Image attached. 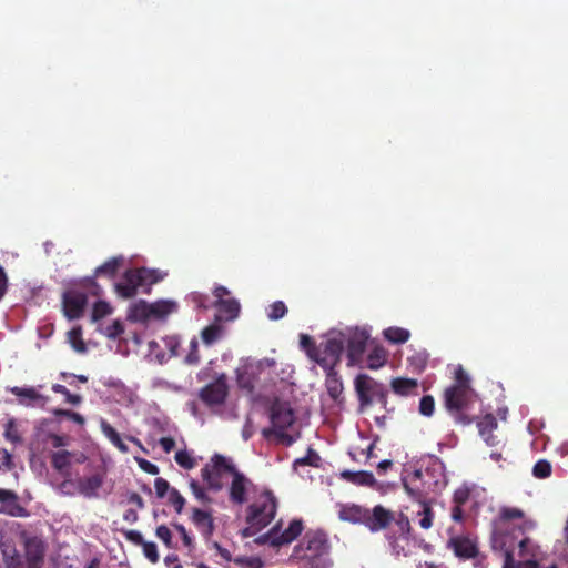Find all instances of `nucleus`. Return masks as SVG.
<instances>
[{"label": "nucleus", "mask_w": 568, "mask_h": 568, "mask_svg": "<svg viewBox=\"0 0 568 568\" xmlns=\"http://www.w3.org/2000/svg\"><path fill=\"white\" fill-rule=\"evenodd\" d=\"M123 263L122 256L111 257L105 261L102 265L95 268L93 276L87 277L83 281L84 287H98L95 282V277L105 276L108 278H113L119 272L121 265Z\"/></svg>", "instance_id": "18"}, {"label": "nucleus", "mask_w": 568, "mask_h": 568, "mask_svg": "<svg viewBox=\"0 0 568 568\" xmlns=\"http://www.w3.org/2000/svg\"><path fill=\"white\" fill-rule=\"evenodd\" d=\"M393 521L396 524L400 537L408 540L412 536V526L408 516L399 513L397 517L395 516V520Z\"/></svg>", "instance_id": "37"}, {"label": "nucleus", "mask_w": 568, "mask_h": 568, "mask_svg": "<svg viewBox=\"0 0 568 568\" xmlns=\"http://www.w3.org/2000/svg\"><path fill=\"white\" fill-rule=\"evenodd\" d=\"M235 470L236 467L226 457L215 454L211 463L201 469V475L209 489L219 491L223 488V479L232 476Z\"/></svg>", "instance_id": "4"}, {"label": "nucleus", "mask_w": 568, "mask_h": 568, "mask_svg": "<svg viewBox=\"0 0 568 568\" xmlns=\"http://www.w3.org/2000/svg\"><path fill=\"white\" fill-rule=\"evenodd\" d=\"M151 305L145 301L138 302L132 308V316L134 320L145 322L152 318Z\"/></svg>", "instance_id": "36"}, {"label": "nucleus", "mask_w": 568, "mask_h": 568, "mask_svg": "<svg viewBox=\"0 0 568 568\" xmlns=\"http://www.w3.org/2000/svg\"><path fill=\"white\" fill-rule=\"evenodd\" d=\"M159 444L165 453H170L175 447V440L172 437H161Z\"/></svg>", "instance_id": "64"}, {"label": "nucleus", "mask_w": 568, "mask_h": 568, "mask_svg": "<svg viewBox=\"0 0 568 568\" xmlns=\"http://www.w3.org/2000/svg\"><path fill=\"white\" fill-rule=\"evenodd\" d=\"M165 345L170 349L171 355L176 356L178 355V348L180 347V341L178 337H168L165 339Z\"/></svg>", "instance_id": "63"}, {"label": "nucleus", "mask_w": 568, "mask_h": 568, "mask_svg": "<svg viewBox=\"0 0 568 568\" xmlns=\"http://www.w3.org/2000/svg\"><path fill=\"white\" fill-rule=\"evenodd\" d=\"M45 548L38 538H30L26 541V560L44 561Z\"/></svg>", "instance_id": "25"}, {"label": "nucleus", "mask_w": 568, "mask_h": 568, "mask_svg": "<svg viewBox=\"0 0 568 568\" xmlns=\"http://www.w3.org/2000/svg\"><path fill=\"white\" fill-rule=\"evenodd\" d=\"M532 475L539 479L548 478L551 475L550 463L546 459L538 460L532 468Z\"/></svg>", "instance_id": "41"}, {"label": "nucleus", "mask_w": 568, "mask_h": 568, "mask_svg": "<svg viewBox=\"0 0 568 568\" xmlns=\"http://www.w3.org/2000/svg\"><path fill=\"white\" fill-rule=\"evenodd\" d=\"M101 430L103 435L121 452V453H128L129 447L128 445L122 440L120 434L116 432V429L111 426L105 420H102L101 423Z\"/></svg>", "instance_id": "30"}, {"label": "nucleus", "mask_w": 568, "mask_h": 568, "mask_svg": "<svg viewBox=\"0 0 568 568\" xmlns=\"http://www.w3.org/2000/svg\"><path fill=\"white\" fill-rule=\"evenodd\" d=\"M270 419L272 427L263 430L265 437L274 435L286 446L296 440V436L287 433L288 429L293 428L296 420L295 412L288 402L274 400L270 408Z\"/></svg>", "instance_id": "1"}, {"label": "nucleus", "mask_w": 568, "mask_h": 568, "mask_svg": "<svg viewBox=\"0 0 568 568\" xmlns=\"http://www.w3.org/2000/svg\"><path fill=\"white\" fill-rule=\"evenodd\" d=\"M187 301L191 302L196 308H207L209 307V296L199 292H193L187 295Z\"/></svg>", "instance_id": "52"}, {"label": "nucleus", "mask_w": 568, "mask_h": 568, "mask_svg": "<svg viewBox=\"0 0 568 568\" xmlns=\"http://www.w3.org/2000/svg\"><path fill=\"white\" fill-rule=\"evenodd\" d=\"M144 556L152 562L156 564L159 561V552L158 547L153 541H144L142 544Z\"/></svg>", "instance_id": "51"}, {"label": "nucleus", "mask_w": 568, "mask_h": 568, "mask_svg": "<svg viewBox=\"0 0 568 568\" xmlns=\"http://www.w3.org/2000/svg\"><path fill=\"white\" fill-rule=\"evenodd\" d=\"M277 509V501L272 491L263 493L260 499L247 508L246 523L257 525L263 529L274 519Z\"/></svg>", "instance_id": "5"}, {"label": "nucleus", "mask_w": 568, "mask_h": 568, "mask_svg": "<svg viewBox=\"0 0 568 568\" xmlns=\"http://www.w3.org/2000/svg\"><path fill=\"white\" fill-rule=\"evenodd\" d=\"M214 306L217 310L219 318L225 321H232L237 317L240 313V304L234 298H224L215 301Z\"/></svg>", "instance_id": "23"}, {"label": "nucleus", "mask_w": 568, "mask_h": 568, "mask_svg": "<svg viewBox=\"0 0 568 568\" xmlns=\"http://www.w3.org/2000/svg\"><path fill=\"white\" fill-rule=\"evenodd\" d=\"M174 527L179 531V534L181 535L183 545L189 550H193L194 549V540H193V537L190 536V534L186 531L185 527L183 525H181V524H176V525H174Z\"/></svg>", "instance_id": "56"}, {"label": "nucleus", "mask_w": 568, "mask_h": 568, "mask_svg": "<svg viewBox=\"0 0 568 568\" xmlns=\"http://www.w3.org/2000/svg\"><path fill=\"white\" fill-rule=\"evenodd\" d=\"M153 320H164L168 315L178 311V304L173 301H156L150 303Z\"/></svg>", "instance_id": "26"}, {"label": "nucleus", "mask_w": 568, "mask_h": 568, "mask_svg": "<svg viewBox=\"0 0 568 568\" xmlns=\"http://www.w3.org/2000/svg\"><path fill=\"white\" fill-rule=\"evenodd\" d=\"M326 371H327V374H326L327 393L333 399H337L343 392L342 379L338 376L337 372H335L334 368L326 369Z\"/></svg>", "instance_id": "29"}, {"label": "nucleus", "mask_w": 568, "mask_h": 568, "mask_svg": "<svg viewBox=\"0 0 568 568\" xmlns=\"http://www.w3.org/2000/svg\"><path fill=\"white\" fill-rule=\"evenodd\" d=\"M124 332L123 325L120 321H114L111 325L105 328V336L115 339Z\"/></svg>", "instance_id": "59"}, {"label": "nucleus", "mask_w": 568, "mask_h": 568, "mask_svg": "<svg viewBox=\"0 0 568 568\" xmlns=\"http://www.w3.org/2000/svg\"><path fill=\"white\" fill-rule=\"evenodd\" d=\"M287 307L282 301H276L270 305L267 317L271 321H278L287 314Z\"/></svg>", "instance_id": "39"}, {"label": "nucleus", "mask_w": 568, "mask_h": 568, "mask_svg": "<svg viewBox=\"0 0 568 568\" xmlns=\"http://www.w3.org/2000/svg\"><path fill=\"white\" fill-rule=\"evenodd\" d=\"M52 413L55 417H65L79 425H83L85 423V419L81 414L70 410V409L55 408V409H53Z\"/></svg>", "instance_id": "45"}, {"label": "nucleus", "mask_w": 568, "mask_h": 568, "mask_svg": "<svg viewBox=\"0 0 568 568\" xmlns=\"http://www.w3.org/2000/svg\"><path fill=\"white\" fill-rule=\"evenodd\" d=\"M346 344L347 366H355L362 362L369 334L364 328H346L341 331Z\"/></svg>", "instance_id": "9"}, {"label": "nucleus", "mask_w": 568, "mask_h": 568, "mask_svg": "<svg viewBox=\"0 0 568 568\" xmlns=\"http://www.w3.org/2000/svg\"><path fill=\"white\" fill-rule=\"evenodd\" d=\"M422 470H415L408 478L403 479V486L408 496L419 503L420 509L416 514L417 524L427 530L433 526L434 511L429 503L425 501L426 493L420 485Z\"/></svg>", "instance_id": "3"}, {"label": "nucleus", "mask_w": 568, "mask_h": 568, "mask_svg": "<svg viewBox=\"0 0 568 568\" xmlns=\"http://www.w3.org/2000/svg\"><path fill=\"white\" fill-rule=\"evenodd\" d=\"M52 390L55 394L63 395L64 398H65V402L71 404V405L77 406V405H80L82 403V396L78 395V394L70 393V390L64 385L53 384L52 385Z\"/></svg>", "instance_id": "38"}, {"label": "nucleus", "mask_w": 568, "mask_h": 568, "mask_svg": "<svg viewBox=\"0 0 568 568\" xmlns=\"http://www.w3.org/2000/svg\"><path fill=\"white\" fill-rule=\"evenodd\" d=\"M450 386L471 388L470 378L460 365L455 371V383Z\"/></svg>", "instance_id": "48"}, {"label": "nucleus", "mask_w": 568, "mask_h": 568, "mask_svg": "<svg viewBox=\"0 0 568 568\" xmlns=\"http://www.w3.org/2000/svg\"><path fill=\"white\" fill-rule=\"evenodd\" d=\"M169 503L174 507L178 514H181L185 505L184 497L179 493L178 489L171 488L169 494Z\"/></svg>", "instance_id": "49"}, {"label": "nucleus", "mask_w": 568, "mask_h": 568, "mask_svg": "<svg viewBox=\"0 0 568 568\" xmlns=\"http://www.w3.org/2000/svg\"><path fill=\"white\" fill-rule=\"evenodd\" d=\"M232 481L229 489L230 501L235 505H243L247 501V493L253 483L240 470L232 474Z\"/></svg>", "instance_id": "14"}, {"label": "nucleus", "mask_w": 568, "mask_h": 568, "mask_svg": "<svg viewBox=\"0 0 568 568\" xmlns=\"http://www.w3.org/2000/svg\"><path fill=\"white\" fill-rule=\"evenodd\" d=\"M154 282H156V278L153 271L146 268L128 270L122 282L115 284V290L121 297L131 298L135 296L139 287Z\"/></svg>", "instance_id": "8"}, {"label": "nucleus", "mask_w": 568, "mask_h": 568, "mask_svg": "<svg viewBox=\"0 0 568 568\" xmlns=\"http://www.w3.org/2000/svg\"><path fill=\"white\" fill-rule=\"evenodd\" d=\"M354 389L358 399V412L364 413L376 399L383 409L387 407L388 390L386 386L367 374H358L354 379Z\"/></svg>", "instance_id": "2"}, {"label": "nucleus", "mask_w": 568, "mask_h": 568, "mask_svg": "<svg viewBox=\"0 0 568 568\" xmlns=\"http://www.w3.org/2000/svg\"><path fill=\"white\" fill-rule=\"evenodd\" d=\"M392 390L399 396H416L418 394V381L407 377H395L390 382Z\"/></svg>", "instance_id": "22"}, {"label": "nucleus", "mask_w": 568, "mask_h": 568, "mask_svg": "<svg viewBox=\"0 0 568 568\" xmlns=\"http://www.w3.org/2000/svg\"><path fill=\"white\" fill-rule=\"evenodd\" d=\"M190 488L195 496L196 499H199L202 503H210L211 498L207 496V494L204 491V489L200 486V484L195 480H192L190 483Z\"/></svg>", "instance_id": "57"}, {"label": "nucleus", "mask_w": 568, "mask_h": 568, "mask_svg": "<svg viewBox=\"0 0 568 568\" xmlns=\"http://www.w3.org/2000/svg\"><path fill=\"white\" fill-rule=\"evenodd\" d=\"M395 520V514L382 505H376L372 510L368 509L365 527L372 532L386 529Z\"/></svg>", "instance_id": "15"}, {"label": "nucleus", "mask_w": 568, "mask_h": 568, "mask_svg": "<svg viewBox=\"0 0 568 568\" xmlns=\"http://www.w3.org/2000/svg\"><path fill=\"white\" fill-rule=\"evenodd\" d=\"M3 436L13 444L21 442V436L13 419L8 420L6 424Z\"/></svg>", "instance_id": "43"}, {"label": "nucleus", "mask_w": 568, "mask_h": 568, "mask_svg": "<svg viewBox=\"0 0 568 568\" xmlns=\"http://www.w3.org/2000/svg\"><path fill=\"white\" fill-rule=\"evenodd\" d=\"M524 511L516 507L504 506L499 509L497 518L494 520L496 527H510L509 523L515 519H523Z\"/></svg>", "instance_id": "24"}, {"label": "nucleus", "mask_w": 568, "mask_h": 568, "mask_svg": "<svg viewBox=\"0 0 568 568\" xmlns=\"http://www.w3.org/2000/svg\"><path fill=\"white\" fill-rule=\"evenodd\" d=\"M300 344H301V347L306 352L307 356L312 361L316 362L317 354L320 351V345H316L314 339L307 334H301Z\"/></svg>", "instance_id": "35"}, {"label": "nucleus", "mask_w": 568, "mask_h": 568, "mask_svg": "<svg viewBox=\"0 0 568 568\" xmlns=\"http://www.w3.org/2000/svg\"><path fill=\"white\" fill-rule=\"evenodd\" d=\"M88 303L85 293L70 290L64 292L62 296V306L65 317L69 320H78L83 315L84 308Z\"/></svg>", "instance_id": "12"}, {"label": "nucleus", "mask_w": 568, "mask_h": 568, "mask_svg": "<svg viewBox=\"0 0 568 568\" xmlns=\"http://www.w3.org/2000/svg\"><path fill=\"white\" fill-rule=\"evenodd\" d=\"M345 348V338L342 332H332L320 344L316 363L324 369L334 368L339 362Z\"/></svg>", "instance_id": "6"}, {"label": "nucleus", "mask_w": 568, "mask_h": 568, "mask_svg": "<svg viewBox=\"0 0 568 568\" xmlns=\"http://www.w3.org/2000/svg\"><path fill=\"white\" fill-rule=\"evenodd\" d=\"M124 536L126 540L138 546H142V544L145 541L142 534L138 530H126L124 531Z\"/></svg>", "instance_id": "61"}, {"label": "nucleus", "mask_w": 568, "mask_h": 568, "mask_svg": "<svg viewBox=\"0 0 568 568\" xmlns=\"http://www.w3.org/2000/svg\"><path fill=\"white\" fill-rule=\"evenodd\" d=\"M190 519L196 529L201 532L204 540L210 542L215 530V524L212 514L200 508H193Z\"/></svg>", "instance_id": "17"}, {"label": "nucleus", "mask_w": 568, "mask_h": 568, "mask_svg": "<svg viewBox=\"0 0 568 568\" xmlns=\"http://www.w3.org/2000/svg\"><path fill=\"white\" fill-rule=\"evenodd\" d=\"M305 549L310 557H318L327 551L328 545L325 535L321 531L307 532L304 536Z\"/></svg>", "instance_id": "19"}, {"label": "nucleus", "mask_w": 568, "mask_h": 568, "mask_svg": "<svg viewBox=\"0 0 568 568\" xmlns=\"http://www.w3.org/2000/svg\"><path fill=\"white\" fill-rule=\"evenodd\" d=\"M112 308L110 304L105 301H98L94 303L92 308V321L97 322L109 314H111Z\"/></svg>", "instance_id": "40"}, {"label": "nucleus", "mask_w": 568, "mask_h": 568, "mask_svg": "<svg viewBox=\"0 0 568 568\" xmlns=\"http://www.w3.org/2000/svg\"><path fill=\"white\" fill-rule=\"evenodd\" d=\"M175 462L184 469H193L196 466L195 459L186 452L179 450L175 454Z\"/></svg>", "instance_id": "42"}, {"label": "nucleus", "mask_w": 568, "mask_h": 568, "mask_svg": "<svg viewBox=\"0 0 568 568\" xmlns=\"http://www.w3.org/2000/svg\"><path fill=\"white\" fill-rule=\"evenodd\" d=\"M102 484L103 477L100 474H94L79 479L78 490L85 498H95L98 497V490L101 488Z\"/></svg>", "instance_id": "21"}, {"label": "nucleus", "mask_w": 568, "mask_h": 568, "mask_svg": "<svg viewBox=\"0 0 568 568\" xmlns=\"http://www.w3.org/2000/svg\"><path fill=\"white\" fill-rule=\"evenodd\" d=\"M447 547L453 550L456 557L463 560L474 559L478 555L477 545L467 536L452 537Z\"/></svg>", "instance_id": "16"}, {"label": "nucleus", "mask_w": 568, "mask_h": 568, "mask_svg": "<svg viewBox=\"0 0 568 568\" xmlns=\"http://www.w3.org/2000/svg\"><path fill=\"white\" fill-rule=\"evenodd\" d=\"M155 494L159 498H163L166 493L170 494L171 487L166 479L158 477L154 481Z\"/></svg>", "instance_id": "55"}, {"label": "nucleus", "mask_w": 568, "mask_h": 568, "mask_svg": "<svg viewBox=\"0 0 568 568\" xmlns=\"http://www.w3.org/2000/svg\"><path fill=\"white\" fill-rule=\"evenodd\" d=\"M473 389L466 387H447L444 392L446 409L455 417L456 422L470 424L471 420L463 414L471 402Z\"/></svg>", "instance_id": "7"}, {"label": "nucleus", "mask_w": 568, "mask_h": 568, "mask_svg": "<svg viewBox=\"0 0 568 568\" xmlns=\"http://www.w3.org/2000/svg\"><path fill=\"white\" fill-rule=\"evenodd\" d=\"M71 453L68 450H59L52 454L51 464L52 467L59 473L67 470L71 464Z\"/></svg>", "instance_id": "33"}, {"label": "nucleus", "mask_w": 568, "mask_h": 568, "mask_svg": "<svg viewBox=\"0 0 568 568\" xmlns=\"http://www.w3.org/2000/svg\"><path fill=\"white\" fill-rule=\"evenodd\" d=\"M525 525L513 527H496L494 526L491 532V548L503 555L513 554L515 551L518 534L525 532Z\"/></svg>", "instance_id": "11"}, {"label": "nucleus", "mask_w": 568, "mask_h": 568, "mask_svg": "<svg viewBox=\"0 0 568 568\" xmlns=\"http://www.w3.org/2000/svg\"><path fill=\"white\" fill-rule=\"evenodd\" d=\"M341 477L355 485L373 486L375 484L374 475L371 471L365 470H344L342 471Z\"/></svg>", "instance_id": "27"}, {"label": "nucleus", "mask_w": 568, "mask_h": 568, "mask_svg": "<svg viewBox=\"0 0 568 568\" xmlns=\"http://www.w3.org/2000/svg\"><path fill=\"white\" fill-rule=\"evenodd\" d=\"M201 361V356L199 353V342L196 337H193L190 342V352L185 357V363L187 365H197Z\"/></svg>", "instance_id": "46"}, {"label": "nucleus", "mask_w": 568, "mask_h": 568, "mask_svg": "<svg viewBox=\"0 0 568 568\" xmlns=\"http://www.w3.org/2000/svg\"><path fill=\"white\" fill-rule=\"evenodd\" d=\"M135 462L143 471L150 475H158L160 471L159 467L155 464L149 462L148 459L135 457Z\"/></svg>", "instance_id": "58"}, {"label": "nucleus", "mask_w": 568, "mask_h": 568, "mask_svg": "<svg viewBox=\"0 0 568 568\" xmlns=\"http://www.w3.org/2000/svg\"><path fill=\"white\" fill-rule=\"evenodd\" d=\"M435 409V400L433 396L425 395L419 402V413L424 416H432Z\"/></svg>", "instance_id": "50"}, {"label": "nucleus", "mask_w": 568, "mask_h": 568, "mask_svg": "<svg viewBox=\"0 0 568 568\" xmlns=\"http://www.w3.org/2000/svg\"><path fill=\"white\" fill-rule=\"evenodd\" d=\"M368 508L351 504L342 506L338 516L339 519L352 524H362L365 526Z\"/></svg>", "instance_id": "20"}, {"label": "nucleus", "mask_w": 568, "mask_h": 568, "mask_svg": "<svg viewBox=\"0 0 568 568\" xmlns=\"http://www.w3.org/2000/svg\"><path fill=\"white\" fill-rule=\"evenodd\" d=\"M304 525L302 519H293L288 527L281 531L280 524L271 528L267 536L272 546L287 545L294 541L303 531Z\"/></svg>", "instance_id": "13"}, {"label": "nucleus", "mask_w": 568, "mask_h": 568, "mask_svg": "<svg viewBox=\"0 0 568 568\" xmlns=\"http://www.w3.org/2000/svg\"><path fill=\"white\" fill-rule=\"evenodd\" d=\"M450 516L455 523H463V520H464L463 505L454 504V506L452 508Z\"/></svg>", "instance_id": "62"}, {"label": "nucleus", "mask_w": 568, "mask_h": 568, "mask_svg": "<svg viewBox=\"0 0 568 568\" xmlns=\"http://www.w3.org/2000/svg\"><path fill=\"white\" fill-rule=\"evenodd\" d=\"M388 353L382 346H375L367 355L366 367L369 369H378L387 362Z\"/></svg>", "instance_id": "28"}, {"label": "nucleus", "mask_w": 568, "mask_h": 568, "mask_svg": "<svg viewBox=\"0 0 568 568\" xmlns=\"http://www.w3.org/2000/svg\"><path fill=\"white\" fill-rule=\"evenodd\" d=\"M478 430L483 437H485V440L493 445L490 443L491 433L494 429L497 428V420L494 415L487 414L484 416L478 423H477Z\"/></svg>", "instance_id": "31"}, {"label": "nucleus", "mask_w": 568, "mask_h": 568, "mask_svg": "<svg viewBox=\"0 0 568 568\" xmlns=\"http://www.w3.org/2000/svg\"><path fill=\"white\" fill-rule=\"evenodd\" d=\"M155 535L164 542L168 548H175V546L172 544V534L169 527L165 525L158 526Z\"/></svg>", "instance_id": "53"}, {"label": "nucleus", "mask_w": 568, "mask_h": 568, "mask_svg": "<svg viewBox=\"0 0 568 568\" xmlns=\"http://www.w3.org/2000/svg\"><path fill=\"white\" fill-rule=\"evenodd\" d=\"M320 459L321 458H320L318 454L316 452H314L312 448H310L306 456H304L302 458H297L294 462V467L295 468L297 466H314V467H317Z\"/></svg>", "instance_id": "44"}, {"label": "nucleus", "mask_w": 568, "mask_h": 568, "mask_svg": "<svg viewBox=\"0 0 568 568\" xmlns=\"http://www.w3.org/2000/svg\"><path fill=\"white\" fill-rule=\"evenodd\" d=\"M229 392L227 377L225 374H221L213 382L203 386L197 396L206 407L214 409L225 404Z\"/></svg>", "instance_id": "10"}, {"label": "nucleus", "mask_w": 568, "mask_h": 568, "mask_svg": "<svg viewBox=\"0 0 568 568\" xmlns=\"http://www.w3.org/2000/svg\"><path fill=\"white\" fill-rule=\"evenodd\" d=\"M222 335V326L219 324H211L204 327L201 332V337L204 344L212 345L220 339Z\"/></svg>", "instance_id": "34"}, {"label": "nucleus", "mask_w": 568, "mask_h": 568, "mask_svg": "<svg viewBox=\"0 0 568 568\" xmlns=\"http://www.w3.org/2000/svg\"><path fill=\"white\" fill-rule=\"evenodd\" d=\"M11 393L19 397H24V398H28L31 400H36V399L40 398V394L33 388L13 387L11 389Z\"/></svg>", "instance_id": "54"}, {"label": "nucleus", "mask_w": 568, "mask_h": 568, "mask_svg": "<svg viewBox=\"0 0 568 568\" xmlns=\"http://www.w3.org/2000/svg\"><path fill=\"white\" fill-rule=\"evenodd\" d=\"M383 335L390 343L403 344L408 341L410 333L405 328L392 326L384 329Z\"/></svg>", "instance_id": "32"}, {"label": "nucleus", "mask_w": 568, "mask_h": 568, "mask_svg": "<svg viewBox=\"0 0 568 568\" xmlns=\"http://www.w3.org/2000/svg\"><path fill=\"white\" fill-rule=\"evenodd\" d=\"M70 337H71V341H72V346L75 351L78 352H85L87 347L84 345V342L81 339V331L80 328L78 329H72L70 332Z\"/></svg>", "instance_id": "60"}, {"label": "nucleus", "mask_w": 568, "mask_h": 568, "mask_svg": "<svg viewBox=\"0 0 568 568\" xmlns=\"http://www.w3.org/2000/svg\"><path fill=\"white\" fill-rule=\"evenodd\" d=\"M470 498V488L467 485L458 487L453 495V504L465 505Z\"/></svg>", "instance_id": "47"}]
</instances>
